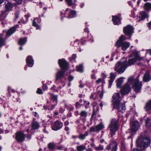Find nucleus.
<instances>
[{"mask_svg": "<svg viewBox=\"0 0 151 151\" xmlns=\"http://www.w3.org/2000/svg\"><path fill=\"white\" fill-rule=\"evenodd\" d=\"M132 84L133 88L136 92H139L142 86V83L139 82L137 77L135 79L131 76L128 79V82L121 88L120 92L122 95L128 94L131 91L130 85Z\"/></svg>", "mask_w": 151, "mask_h": 151, "instance_id": "1", "label": "nucleus"}, {"mask_svg": "<svg viewBox=\"0 0 151 151\" xmlns=\"http://www.w3.org/2000/svg\"><path fill=\"white\" fill-rule=\"evenodd\" d=\"M150 141L148 137L143 138L139 137L136 141V145L137 147H140L142 150H145L150 145Z\"/></svg>", "mask_w": 151, "mask_h": 151, "instance_id": "2", "label": "nucleus"}, {"mask_svg": "<svg viewBox=\"0 0 151 151\" xmlns=\"http://www.w3.org/2000/svg\"><path fill=\"white\" fill-rule=\"evenodd\" d=\"M126 39L124 35H122L120 37L119 40L116 42V46L118 47L121 46L122 49L123 50H126L130 46L129 43L126 42H123Z\"/></svg>", "mask_w": 151, "mask_h": 151, "instance_id": "3", "label": "nucleus"}, {"mask_svg": "<svg viewBox=\"0 0 151 151\" xmlns=\"http://www.w3.org/2000/svg\"><path fill=\"white\" fill-rule=\"evenodd\" d=\"M127 67L126 61L123 62H119L116 65L115 70L119 73L121 74L124 72Z\"/></svg>", "mask_w": 151, "mask_h": 151, "instance_id": "4", "label": "nucleus"}, {"mask_svg": "<svg viewBox=\"0 0 151 151\" xmlns=\"http://www.w3.org/2000/svg\"><path fill=\"white\" fill-rule=\"evenodd\" d=\"M132 55V56L135 57V58L131 59L128 60L127 65V66L134 64L136 62V60L140 61L142 60L143 59L142 58L140 57L138 52L136 51H134Z\"/></svg>", "mask_w": 151, "mask_h": 151, "instance_id": "5", "label": "nucleus"}, {"mask_svg": "<svg viewBox=\"0 0 151 151\" xmlns=\"http://www.w3.org/2000/svg\"><path fill=\"white\" fill-rule=\"evenodd\" d=\"M117 123L118 121L117 120L114 119L111 120L109 126L111 136L115 134V132L118 129Z\"/></svg>", "mask_w": 151, "mask_h": 151, "instance_id": "6", "label": "nucleus"}, {"mask_svg": "<svg viewBox=\"0 0 151 151\" xmlns=\"http://www.w3.org/2000/svg\"><path fill=\"white\" fill-rule=\"evenodd\" d=\"M112 101L114 107L117 106L120 101V94L118 93H114L112 96Z\"/></svg>", "mask_w": 151, "mask_h": 151, "instance_id": "7", "label": "nucleus"}, {"mask_svg": "<svg viewBox=\"0 0 151 151\" xmlns=\"http://www.w3.org/2000/svg\"><path fill=\"white\" fill-rule=\"evenodd\" d=\"M133 29L132 27L129 25L124 28L123 32L125 35L131 36L133 32Z\"/></svg>", "mask_w": 151, "mask_h": 151, "instance_id": "8", "label": "nucleus"}, {"mask_svg": "<svg viewBox=\"0 0 151 151\" xmlns=\"http://www.w3.org/2000/svg\"><path fill=\"white\" fill-rule=\"evenodd\" d=\"M58 63L62 70H68V63L64 59L59 60L58 61Z\"/></svg>", "mask_w": 151, "mask_h": 151, "instance_id": "9", "label": "nucleus"}, {"mask_svg": "<svg viewBox=\"0 0 151 151\" xmlns=\"http://www.w3.org/2000/svg\"><path fill=\"white\" fill-rule=\"evenodd\" d=\"M25 135L24 133L21 131H19L16 134V139L20 142H23L24 139Z\"/></svg>", "mask_w": 151, "mask_h": 151, "instance_id": "10", "label": "nucleus"}, {"mask_svg": "<svg viewBox=\"0 0 151 151\" xmlns=\"http://www.w3.org/2000/svg\"><path fill=\"white\" fill-rule=\"evenodd\" d=\"M139 122L137 121L133 122L132 124L131 131L132 132L136 131L139 127Z\"/></svg>", "mask_w": 151, "mask_h": 151, "instance_id": "11", "label": "nucleus"}, {"mask_svg": "<svg viewBox=\"0 0 151 151\" xmlns=\"http://www.w3.org/2000/svg\"><path fill=\"white\" fill-rule=\"evenodd\" d=\"M63 124L59 121H56L55 122L53 125L52 127V130L57 131L60 129L63 126Z\"/></svg>", "mask_w": 151, "mask_h": 151, "instance_id": "12", "label": "nucleus"}, {"mask_svg": "<svg viewBox=\"0 0 151 151\" xmlns=\"http://www.w3.org/2000/svg\"><path fill=\"white\" fill-rule=\"evenodd\" d=\"M65 14L68 13V18H73L76 16V13L75 11L71 10L68 9H67L65 11Z\"/></svg>", "mask_w": 151, "mask_h": 151, "instance_id": "13", "label": "nucleus"}, {"mask_svg": "<svg viewBox=\"0 0 151 151\" xmlns=\"http://www.w3.org/2000/svg\"><path fill=\"white\" fill-rule=\"evenodd\" d=\"M112 148L111 151H116L117 148V144L116 142H114L110 145L107 146V149L109 150Z\"/></svg>", "mask_w": 151, "mask_h": 151, "instance_id": "14", "label": "nucleus"}, {"mask_svg": "<svg viewBox=\"0 0 151 151\" xmlns=\"http://www.w3.org/2000/svg\"><path fill=\"white\" fill-rule=\"evenodd\" d=\"M66 71V70H62L61 69L60 70L58 71L56 74V81L59 79L64 77V73Z\"/></svg>", "mask_w": 151, "mask_h": 151, "instance_id": "15", "label": "nucleus"}, {"mask_svg": "<svg viewBox=\"0 0 151 151\" xmlns=\"http://www.w3.org/2000/svg\"><path fill=\"white\" fill-rule=\"evenodd\" d=\"M26 61L28 66L32 67L34 64V60L32 56H28L26 59Z\"/></svg>", "mask_w": 151, "mask_h": 151, "instance_id": "16", "label": "nucleus"}, {"mask_svg": "<svg viewBox=\"0 0 151 151\" xmlns=\"http://www.w3.org/2000/svg\"><path fill=\"white\" fill-rule=\"evenodd\" d=\"M51 97V104L53 106V107H54L57 103V96L52 94Z\"/></svg>", "mask_w": 151, "mask_h": 151, "instance_id": "17", "label": "nucleus"}, {"mask_svg": "<svg viewBox=\"0 0 151 151\" xmlns=\"http://www.w3.org/2000/svg\"><path fill=\"white\" fill-rule=\"evenodd\" d=\"M4 4L6 11H9L12 10L13 7L12 4L7 1L5 2Z\"/></svg>", "mask_w": 151, "mask_h": 151, "instance_id": "18", "label": "nucleus"}, {"mask_svg": "<svg viewBox=\"0 0 151 151\" xmlns=\"http://www.w3.org/2000/svg\"><path fill=\"white\" fill-rule=\"evenodd\" d=\"M118 109L119 111H121L123 113L124 112L125 109V107L124 104H120V103L117 106L114 107Z\"/></svg>", "mask_w": 151, "mask_h": 151, "instance_id": "19", "label": "nucleus"}, {"mask_svg": "<svg viewBox=\"0 0 151 151\" xmlns=\"http://www.w3.org/2000/svg\"><path fill=\"white\" fill-rule=\"evenodd\" d=\"M148 17L145 12H140L138 18L137 19L138 21H140L144 20L146 17Z\"/></svg>", "mask_w": 151, "mask_h": 151, "instance_id": "20", "label": "nucleus"}, {"mask_svg": "<svg viewBox=\"0 0 151 151\" xmlns=\"http://www.w3.org/2000/svg\"><path fill=\"white\" fill-rule=\"evenodd\" d=\"M144 109L147 112H151V99L146 103Z\"/></svg>", "mask_w": 151, "mask_h": 151, "instance_id": "21", "label": "nucleus"}, {"mask_svg": "<svg viewBox=\"0 0 151 151\" xmlns=\"http://www.w3.org/2000/svg\"><path fill=\"white\" fill-rule=\"evenodd\" d=\"M151 77L150 75V72L147 71L145 74L143 78V80L145 82H147L150 80Z\"/></svg>", "mask_w": 151, "mask_h": 151, "instance_id": "22", "label": "nucleus"}, {"mask_svg": "<svg viewBox=\"0 0 151 151\" xmlns=\"http://www.w3.org/2000/svg\"><path fill=\"white\" fill-rule=\"evenodd\" d=\"M112 21L114 25H119L120 24V19L116 16H112Z\"/></svg>", "mask_w": 151, "mask_h": 151, "instance_id": "23", "label": "nucleus"}, {"mask_svg": "<svg viewBox=\"0 0 151 151\" xmlns=\"http://www.w3.org/2000/svg\"><path fill=\"white\" fill-rule=\"evenodd\" d=\"M39 123L37 121H33L31 124V127L32 129L34 130L37 129L40 127Z\"/></svg>", "mask_w": 151, "mask_h": 151, "instance_id": "24", "label": "nucleus"}, {"mask_svg": "<svg viewBox=\"0 0 151 151\" xmlns=\"http://www.w3.org/2000/svg\"><path fill=\"white\" fill-rule=\"evenodd\" d=\"M4 34H5L4 32L2 34L0 35V47L4 45V39L6 38V37L4 36V35H3Z\"/></svg>", "mask_w": 151, "mask_h": 151, "instance_id": "25", "label": "nucleus"}, {"mask_svg": "<svg viewBox=\"0 0 151 151\" xmlns=\"http://www.w3.org/2000/svg\"><path fill=\"white\" fill-rule=\"evenodd\" d=\"M124 78L121 77L117 80L116 86L117 88H120L121 87L124 81Z\"/></svg>", "mask_w": 151, "mask_h": 151, "instance_id": "26", "label": "nucleus"}, {"mask_svg": "<svg viewBox=\"0 0 151 151\" xmlns=\"http://www.w3.org/2000/svg\"><path fill=\"white\" fill-rule=\"evenodd\" d=\"M16 31L15 28L14 27H12L9 29L6 33V36L9 37L13 34Z\"/></svg>", "mask_w": 151, "mask_h": 151, "instance_id": "27", "label": "nucleus"}, {"mask_svg": "<svg viewBox=\"0 0 151 151\" xmlns=\"http://www.w3.org/2000/svg\"><path fill=\"white\" fill-rule=\"evenodd\" d=\"M79 114L81 118L83 119H85L88 115L87 112L85 111H81L79 113Z\"/></svg>", "mask_w": 151, "mask_h": 151, "instance_id": "28", "label": "nucleus"}, {"mask_svg": "<svg viewBox=\"0 0 151 151\" xmlns=\"http://www.w3.org/2000/svg\"><path fill=\"white\" fill-rule=\"evenodd\" d=\"M27 41L26 37L20 38L18 41L19 45H24Z\"/></svg>", "mask_w": 151, "mask_h": 151, "instance_id": "29", "label": "nucleus"}, {"mask_svg": "<svg viewBox=\"0 0 151 151\" xmlns=\"http://www.w3.org/2000/svg\"><path fill=\"white\" fill-rule=\"evenodd\" d=\"M96 126L98 132L103 129L104 127V124L102 122H101L100 124H98Z\"/></svg>", "mask_w": 151, "mask_h": 151, "instance_id": "30", "label": "nucleus"}, {"mask_svg": "<svg viewBox=\"0 0 151 151\" xmlns=\"http://www.w3.org/2000/svg\"><path fill=\"white\" fill-rule=\"evenodd\" d=\"M144 9L146 10H151V4L149 3H145L144 6Z\"/></svg>", "mask_w": 151, "mask_h": 151, "instance_id": "31", "label": "nucleus"}, {"mask_svg": "<svg viewBox=\"0 0 151 151\" xmlns=\"http://www.w3.org/2000/svg\"><path fill=\"white\" fill-rule=\"evenodd\" d=\"M55 144L54 142H51L48 144L47 147L50 150H54Z\"/></svg>", "mask_w": 151, "mask_h": 151, "instance_id": "32", "label": "nucleus"}, {"mask_svg": "<svg viewBox=\"0 0 151 151\" xmlns=\"http://www.w3.org/2000/svg\"><path fill=\"white\" fill-rule=\"evenodd\" d=\"M86 148L85 145H81L77 146L76 147L77 150L78 151H83L85 150Z\"/></svg>", "mask_w": 151, "mask_h": 151, "instance_id": "33", "label": "nucleus"}, {"mask_svg": "<svg viewBox=\"0 0 151 151\" xmlns=\"http://www.w3.org/2000/svg\"><path fill=\"white\" fill-rule=\"evenodd\" d=\"M146 125L149 129L151 130V122H150V119H147L145 121Z\"/></svg>", "mask_w": 151, "mask_h": 151, "instance_id": "34", "label": "nucleus"}, {"mask_svg": "<svg viewBox=\"0 0 151 151\" xmlns=\"http://www.w3.org/2000/svg\"><path fill=\"white\" fill-rule=\"evenodd\" d=\"M88 135V132H86L85 134H81L79 136V139L81 140H83L85 139L86 137Z\"/></svg>", "mask_w": 151, "mask_h": 151, "instance_id": "35", "label": "nucleus"}, {"mask_svg": "<svg viewBox=\"0 0 151 151\" xmlns=\"http://www.w3.org/2000/svg\"><path fill=\"white\" fill-rule=\"evenodd\" d=\"M6 14L5 12H3L0 15V21L3 20L5 19L6 17Z\"/></svg>", "mask_w": 151, "mask_h": 151, "instance_id": "36", "label": "nucleus"}, {"mask_svg": "<svg viewBox=\"0 0 151 151\" xmlns=\"http://www.w3.org/2000/svg\"><path fill=\"white\" fill-rule=\"evenodd\" d=\"M77 71L82 72L83 71V66L82 65H80L77 67Z\"/></svg>", "mask_w": 151, "mask_h": 151, "instance_id": "37", "label": "nucleus"}, {"mask_svg": "<svg viewBox=\"0 0 151 151\" xmlns=\"http://www.w3.org/2000/svg\"><path fill=\"white\" fill-rule=\"evenodd\" d=\"M110 81H114L116 78L115 75L112 73L110 74Z\"/></svg>", "mask_w": 151, "mask_h": 151, "instance_id": "38", "label": "nucleus"}, {"mask_svg": "<svg viewBox=\"0 0 151 151\" xmlns=\"http://www.w3.org/2000/svg\"><path fill=\"white\" fill-rule=\"evenodd\" d=\"M90 131L91 132H98L96 126L91 127L90 129Z\"/></svg>", "mask_w": 151, "mask_h": 151, "instance_id": "39", "label": "nucleus"}, {"mask_svg": "<svg viewBox=\"0 0 151 151\" xmlns=\"http://www.w3.org/2000/svg\"><path fill=\"white\" fill-rule=\"evenodd\" d=\"M104 147L103 146L99 145L97 147H94V148L97 150H103Z\"/></svg>", "mask_w": 151, "mask_h": 151, "instance_id": "40", "label": "nucleus"}, {"mask_svg": "<svg viewBox=\"0 0 151 151\" xmlns=\"http://www.w3.org/2000/svg\"><path fill=\"white\" fill-rule=\"evenodd\" d=\"M33 25L34 26L36 27V29H39L40 28L39 26L37 24V23L35 22V19L34 20L33 22Z\"/></svg>", "mask_w": 151, "mask_h": 151, "instance_id": "41", "label": "nucleus"}, {"mask_svg": "<svg viewBox=\"0 0 151 151\" xmlns=\"http://www.w3.org/2000/svg\"><path fill=\"white\" fill-rule=\"evenodd\" d=\"M67 109H69L70 111H72L74 109V107L70 105H69L67 106Z\"/></svg>", "mask_w": 151, "mask_h": 151, "instance_id": "42", "label": "nucleus"}, {"mask_svg": "<svg viewBox=\"0 0 151 151\" xmlns=\"http://www.w3.org/2000/svg\"><path fill=\"white\" fill-rule=\"evenodd\" d=\"M65 1L69 6H70L73 5L72 0H65Z\"/></svg>", "mask_w": 151, "mask_h": 151, "instance_id": "43", "label": "nucleus"}, {"mask_svg": "<svg viewBox=\"0 0 151 151\" xmlns=\"http://www.w3.org/2000/svg\"><path fill=\"white\" fill-rule=\"evenodd\" d=\"M37 93L39 94H42V90L41 89L38 88L37 91Z\"/></svg>", "mask_w": 151, "mask_h": 151, "instance_id": "44", "label": "nucleus"}, {"mask_svg": "<svg viewBox=\"0 0 151 151\" xmlns=\"http://www.w3.org/2000/svg\"><path fill=\"white\" fill-rule=\"evenodd\" d=\"M102 81V79L101 78H99L96 81V82L97 84H99Z\"/></svg>", "mask_w": 151, "mask_h": 151, "instance_id": "45", "label": "nucleus"}, {"mask_svg": "<svg viewBox=\"0 0 151 151\" xmlns=\"http://www.w3.org/2000/svg\"><path fill=\"white\" fill-rule=\"evenodd\" d=\"M63 148V146H58L57 147V149L59 150H62Z\"/></svg>", "mask_w": 151, "mask_h": 151, "instance_id": "46", "label": "nucleus"}, {"mask_svg": "<svg viewBox=\"0 0 151 151\" xmlns=\"http://www.w3.org/2000/svg\"><path fill=\"white\" fill-rule=\"evenodd\" d=\"M65 109L64 108H60L59 109V111L61 113H63Z\"/></svg>", "mask_w": 151, "mask_h": 151, "instance_id": "47", "label": "nucleus"}, {"mask_svg": "<svg viewBox=\"0 0 151 151\" xmlns=\"http://www.w3.org/2000/svg\"><path fill=\"white\" fill-rule=\"evenodd\" d=\"M42 88L44 90H46L47 89V87L46 85H44L43 86Z\"/></svg>", "mask_w": 151, "mask_h": 151, "instance_id": "48", "label": "nucleus"}, {"mask_svg": "<svg viewBox=\"0 0 151 151\" xmlns=\"http://www.w3.org/2000/svg\"><path fill=\"white\" fill-rule=\"evenodd\" d=\"M73 77L72 76H70L68 77V80L69 81H71L73 79Z\"/></svg>", "mask_w": 151, "mask_h": 151, "instance_id": "49", "label": "nucleus"}, {"mask_svg": "<svg viewBox=\"0 0 151 151\" xmlns=\"http://www.w3.org/2000/svg\"><path fill=\"white\" fill-rule=\"evenodd\" d=\"M113 82V81H109V88H110L111 87V85Z\"/></svg>", "mask_w": 151, "mask_h": 151, "instance_id": "50", "label": "nucleus"}, {"mask_svg": "<svg viewBox=\"0 0 151 151\" xmlns=\"http://www.w3.org/2000/svg\"><path fill=\"white\" fill-rule=\"evenodd\" d=\"M80 105V104L79 102H76L75 104V106L76 108H77Z\"/></svg>", "mask_w": 151, "mask_h": 151, "instance_id": "51", "label": "nucleus"}, {"mask_svg": "<svg viewBox=\"0 0 151 151\" xmlns=\"http://www.w3.org/2000/svg\"><path fill=\"white\" fill-rule=\"evenodd\" d=\"M26 137L28 140H29L31 139V136L30 134L27 135Z\"/></svg>", "mask_w": 151, "mask_h": 151, "instance_id": "52", "label": "nucleus"}, {"mask_svg": "<svg viewBox=\"0 0 151 151\" xmlns=\"http://www.w3.org/2000/svg\"><path fill=\"white\" fill-rule=\"evenodd\" d=\"M146 51L148 53L151 55V49L147 50Z\"/></svg>", "mask_w": 151, "mask_h": 151, "instance_id": "53", "label": "nucleus"}, {"mask_svg": "<svg viewBox=\"0 0 151 151\" xmlns=\"http://www.w3.org/2000/svg\"><path fill=\"white\" fill-rule=\"evenodd\" d=\"M148 27L150 29H151V22L148 23Z\"/></svg>", "mask_w": 151, "mask_h": 151, "instance_id": "54", "label": "nucleus"}, {"mask_svg": "<svg viewBox=\"0 0 151 151\" xmlns=\"http://www.w3.org/2000/svg\"><path fill=\"white\" fill-rule=\"evenodd\" d=\"M76 58V55L75 54H73L72 57V58L73 59H75Z\"/></svg>", "mask_w": 151, "mask_h": 151, "instance_id": "55", "label": "nucleus"}, {"mask_svg": "<svg viewBox=\"0 0 151 151\" xmlns=\"http://www.w3.org/2000/svg\"><path fill=\"white\" fill-rule=\"evenodd\" d=\"M69 123L68 121H66L64 123V125L65 126H67L68 125Z\"/></svg>", "mask_w": 151, "mask_h": 151, "instance_id": "56", "label": "nucleus"}, {"mask_svg": "<svg viewBox=\"0 0 151 151\" xmlns=\"http://www.w3.org/2000/svg\"><path fill=\"white\" fill-rule=\"evenodd\" d=\"M95 115V114L94 112H93L91 115V119H92Z\"/></svg>", "mask_w": 151, "mask_h": 151, "instance_id": "57", "label": "nucleus"}, {"mask_svg": "<svg viewBox=\"0 0 151 151\" xmlns=\"http://www.w3.org/2000/svg\"><path fill=\"white\" fill-rule=\"evenodd\" d=\"M91 146V147H95V145L94 144V143L93 142H92L90 144Z\"/></svg>", "mask_w": 151, "mask_h": 151, "instance_id": "58", "label": "nucleus"}, {"mask_svg": "<svg viewBox=\"0 0 151 151\" xmlns=\"http://www.w3.org/2000/svg\"><path fill=\"white\" fill-rule=\"evenodd\" d=\"M102 76L104 78H106V75L104 73L102 74Z\"/></svg>", "mask_w": 151, "mask_h": 151, "instance_id": "59", "label": "nucleus"}, {"mask_svg": "<svg viewBox=\"0 0 151 151\" xmlns=\"http://www.w3.org/2000/svg\"><path fill=\"white\" fill-rule=\"evenodd\" d=\"M34 115L35 116V117H37V116H38V114L36 112H34Z\"/></svg>", "mask_w": 151, "mask_h": 151, "instance_id": "60", "label": "nucleus"}, {"mask_svg": "<svg viewBox=\"0 0 151 151\" xmlns=\"http://www.w3.org/2000/svg\"><path fill=\"white\" fill-rule=\"evenodd\" d=\"M29 15H27L25 16V17H26V20L27 21L28 20V18L29 17Z\"/></svg>", "mask_w": 151, "mask_h": 151, "instance_id": "61", "label": "nucleus"}, {"mask_svg": "<svg viewBox=\"0 0 151 151\" xmlns=\"http://www.w3.org/2000/svg\"><path fill=\"white\" fill-rule=\"evenodd\" d=\"M23 0H19L17 2L19 4H21L22 3Z\"/></svg>", "mask_w": 151, "mask_h": 151, "instance_id": "62", "label": "nucleus"}, {"mask_svg": "<svg viewBox=\"0 0 151 151\" xmlns=\"http://www.w3.org/2000/svg\"><path fill=\"white\" fill-rule=\"evenodd\" d=\"M86 151H93V150H92L90 148H88L87 149Z\"/></svg>", "mask_w": 151, "mask_h": 151, "instance_id": "63", "label": "nucleus"}, {"mask_svg": "<svg viewBox=\"0 0 151 151\" xmlns=\"http://www.w3.org/2000/svg\"><path fill=\"white\" fill-rule=\"evenodd\" d=\"M69 129V128L68 127H66L65 128V130L66 131H67Z\"/></svg>", "mask_w": 151, "mask_h": 151, "instance_id": "64", "label": "nucleus"}]
</instances>
